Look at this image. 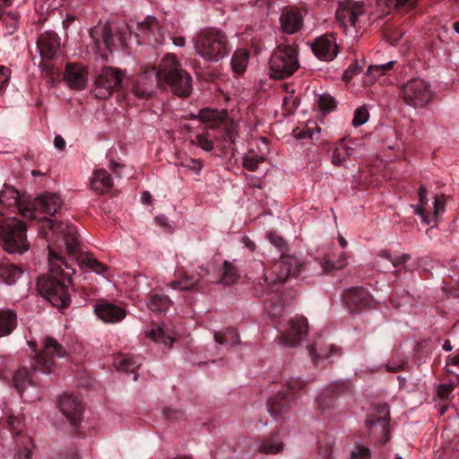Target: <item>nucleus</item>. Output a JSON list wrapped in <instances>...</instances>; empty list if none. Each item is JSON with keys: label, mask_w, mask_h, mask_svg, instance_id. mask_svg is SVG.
<instances>
[{"label": "nucleus", "mask_w": 459, "mask_h": 459, "mask_svg": "<svg viewBox=\"0 0 459 459\" xmlns=\"http://www.w3.org/2000/svg\"><path fill=\"white\" fill-rule=\"evenodd\" d=\"M90 185L93 191L102 194L111 188L112 178L105 169H96L92 173Z\"/></svg>", "instance_id": "obj_26"}, {"label": "nucleus", "mask_w": 459, "mask_h": 459, "mask_svg": "<svg viewBox=\"0 0 459 459\" xmlns=\"http://www.w3.org/2000/svg\"><path fill=\"white\" fill-rule=\"evenodd\" d=\"M252 449L262 454H277L283 449V444L278 436H272L256 442Z\"/></svg>", "instance_id": "obj_27"}, {"label": "nucleus", "mask_w": 459, "mask_h": 459, "mask_svg": "<svg viewBox=\"0 0 459 459\" xmlns=\"http://www.w3.org/2000/svg\"><path fill=\"white\" fill-rule=\"evenodd\" d=\"M368 292L360 287L352 288L345 292L343 299L348 306L359 307L367 305Z\"/></svg>", "instance_id": "obj_32"}, {"label": "nucleus", "mask_w": 459, "mask_h": 459, "mask_svg": "<svg viewBox=\"0 0 459 459\" xmlns=\"http://www.w3.org/2000/svg\"><path fill=\"white\" fill-rule=\"evenodd\" d=\"M14 459H31V452L28 446L17 451Z\"/></svg>", "instance_id": "obj_56"}, {"label": "nucleus", "mask_w": 459, "mask_h": 459, "mask_svg": "<svg viewBox=\"0 0 459 459\" xmlns=\"http://www.w3.org/2000/svg\"><path fill=\"white\" fill-rule=\"evenodd\" d=\"M63 249H56L53 246H49L48 263L50 274L40 276L37 281L40 295L57 307H66L71 302L68 293L71 277L68 273H65L64 272V269H72V267L60 255Z\"/></svg>", "instance_id": "obj_3"}, {"label": "nucleus", "mask_w": 459, "mask_h": 459, "mask_svg": "<svg viewBox=\"0 0 459 459\" xmlns=\"http://www.w3.org/2000/svg\"><path fill=\"white\" fill-rule=\"evenodd\" d=\"M238 277V271L230 261H224L222 265V275L219 280H207V283L232 284Z\"/></svg>", "instance_id": "obj_34"}, {"label": "nucleus", "mask_w": 459, "mask_h": 459, "mask_svg": "<svg viewBox=\"0 0 459 459\" xmlns=\"http://www.w3.org/2000/svg\"><path fill=\"white\" fill-rule=\"evenodd\" d=\"M248 64V54L244 49H238L234 52L231 58L232 69L237 74L243 73Z\"/></svg>", "instance_id": "obj_39"}, {"label": "nucleus", "mask_w": 459, "mask_h": 459, "mask_svg": "<svg viewBox=\"0 0 459 459\" xmlns=\"http://www.w3.org/2000/svg\"><path fill=\"white\" fill-rule=\"evenodd\" d=\"M455 384L454 382L453 383H449V384H440L437 386V395L441 400H447V399H449L452 392L455 389Z\"/></svg>", "instance_id": "obj_47"}, {"label": "nucleus", "mask_w": 459, "mask_h": 459, "mask_svg": "<svg viewBox=\"0 0 459 459\" xmlns=\"http://www.w3.org/2000/svg\"><path fill=\"white\" fill-rule=\"evenodd\" d=\"M63 79L71 89L81 91L88 82V72L84 66L77 64H67Z\"/></svg>", "instance_id": "obj_18"}, {"label": "nucleus", "mask_w": 459, "mask_h": 459, "mask_svg": "<svg viewBox=\"0 0 459 459\" xmlns=\"http://www.w3.org/2000/svg\"><path fill=\"white\" fill-rule=\"evenodd\" d=\"M433 96L430 84L420 78H413L403 87L404 102L414 108H425L431 102Z\"/></svg>", "instance_id": "obj_9"}, {"label": "nucleus", "mask_w": 459, "mask_h": 459, "mask_svg": "<svg viewBox=\"0 0 459 459\" xmlns=\"http://www.w3.org/2000/svg\"><path fill=\"white\" fill-rule=\"evenodd\" d=\"M17 323L16 314L11 310H0V336L10 334Z\"/></svg>", "instance_id": "obj_31"}, {"label": "nucleus", "mask_w": 459, "mask_h": 459, "mask_svg": "<svg viewBox=\"0 0 459 459\" xmlns=\"http://www.w3.org/2000/svg\"><path fill=\"white\" fill-rule=\"evenodd\" d=\"M156 85L169 87L173 93L186 97L192 91V77L182 68L175 55L167 54L155 74Z\"/></svg>", "instance_id": "obj_6"}, {"label": "nucleus", "mask_w": 459, "mask_h": 459, "mask_svg": "<svg viewBox=\"0 0 459 459\" xmlns=\"http://www.w3.org/2000/svg\"><path fill=\"white\" fill-rule=\"evenodd\" d=\"M454 30L456 33L459 34V22L454 23Z\"/></svg>", "instance_id": "obj_64"}, {"label": "nucleus", "mask_w": 459, "mask_h": 459, "mask_svg": "<svg viewBox=\"0 0 459 459\" xmlns=\"http://www.w3.org/2000/svg\"><path fill=\"white\" fill-rule=\"evenodd\" d=\"M54 145L56 149L63 150L65 147V142L60 135H56L54 139Z\"/></svg>", "instance_id": "obj_57"}, {"label": "nucleus", "mask_w": 459, "mask_h": 459, "mask_svg": "<svg viewBox=\"0 0 459 459\" xmlns=\"http://www.w3.org/2000/svg\"><path fill=\"white\" fill-rule=\"evenodd\" d=\"M443 349L446 351H450L452 350L451 343L448 340H446L443 344Z\"/></svg>", "instance_id": "obj_60"}, {"label": "nucleus", "mask_w": 459, "mask_h": 459, "mask_svg": "<svg viewBox=\"0 0 459 459\" xmlns=\"http://www.w3.org/2000/svg\"><path fill=\"white\" fill-rule=\"evenodd\" d=\"M173 45L178 48H182L186 45V39L184 37L172 38Z\"/></svg>", "instance_id": "obj_58"}, {"label": "nucleus", "mask_w": 459, "mask_h": 459, "mask_svg": "<svg viewBox=\"0 0 459 459\" xmlns=\"http://www.w3.org/2000/svg\"><path fill=\"white\" fill-rule=\"evenodd\" d=\"M137 29L149 44H161L164 40L159 22L153 16L148 15L143 22H137Z\"/></svg>", "instance_id": "obj_20"}, {"label": "nucleus", "mask_w": 459, "mask_h": 459, "mask_svg": "<svg viewBox=\"0 0 459 459\" xmlns=\"http://www.w3.org/2000/svg\"><path fill=\"white\" fill-rule=\"evenodd\" d=\"M65 252L67 255H69L71 257H73L76 261V263L78 264V265L81 268L85 267V268L91 269L92 272H94L95 273H97L99 275H102L108 270V267L105 264L97 261L96 259H94L91 256H88V255H81V247L80 246H79V251L77 254L72 255V254H69L66 250H65Z\"/></svg>", "instance_id": "obj_25"}, {"label": "nucleus", "mask_w": 459, "mask_h": 459, "mask_svg": "<svg viewBox=\"0 0 459 459\" xmlns=\"http://www.w3.org/2000/svg\"><path fill=\"white\" fill-rule=\"evenodd\" d=\"M419 199V204L412 206V208L414 212L421 217V220L425 224L436 221L437 216L445 211V202L442 196L435 195L432 204H429L426 189L423 186L420 187Z\"/></svg>", "instance_id": "obj_11"}, {"label": "nucleus", "mask_w": 459, "mask_h": 459, "mask_svg": "<svg viewBox=\"0 0 459 459\" xmlns=\"http://www.w3.org/2000/svg\"><path fill=\"white\" fill-rule=\"evenodd\" d=\"M287 387L289 392H294L296 390H300L305 385V383L299 377H292L287 381Z\"/></svg>", "instance_id": "obj_53"}, {"label": "nucleus", "mask_w": 459, "mask_h": 459, "mask_svg": "<svg viewBox=\"0 0 459 459\" xmlns=\"http://www.w3.org/2000/svg\"><path fill=\"white\" fill-rule=\"evenodd\" d=\"M178 170L181 169L192 171L195 175H199L204 165L201 160L194 159L188 156L179 157L176 162Z\"/></svg>", "instance_id": "obj_36"}, {"label": "nucleus", "mask_w": 459, "mask_h": 459, "mask_svg": "<svg viewBox=\"0 0 459 459\" xmlns=\"http://www.w3.org/2000/svg\"><path fill=\"white\" fill-rule=\"evenodd\" d=\"M214 339H215V341H216L217 342H219V343H221V344H222V343H224V342H225V340L221 339V336H220V334H219L218 333H214Z\"/></svg>", "instance_id": "obj_62"}, {"label": "nucleus", "mask_w": 459, "mask_h": 459, "mask_svg": "<svg viewBox=\"0 0 459 459\" xmlns=\"http://www.w3.org/2000/svg\"><path fill=\"white\" fill-rule=\"evenodd\" d=\"M299 67L297 48L290 45L279 46L269 61V74L274 79L292 75Z\"/></svg>", "instance_id": "obj_7"}, {"label": "nucleus", "mask_w": 459, "mask_h": 459, "mask_svg": "<svg viewBox=\"0 0 459 459\" xmlns=\"http://www.w3.org/2000/svg\"><path fill=\"white\" fill-rule=\"evenodd\" d=\"M13 385L26 402H32L39 398V387L33 383L29 371L19 368L13 375Z\"/></svg>", "instance_id": "obj_14"}, {"label": "nucleus", "mask_w": 459, "mask_h": 459, "mask_svg": "<svg viewBox=\"0 0 459 459\" xmlns=\"http://www.w3.org/2000/svg\"><path fill=\"white\" fill-rule=\"evenodd\" d=\"M27 200L19 192L8 186L0 191V245L10 254L22 255L30 248L26 238V226L11 214L19 212L22 216H33L27 206Z\"/></svg>", "instance_id": "obj_2"}, {"label": "nucleus", "mask_w": 459, "mask_h": 459, "mask_svg": "<svg viewBox=\"0 0 459 459\" xmlns=\"http://www.w3.org/2000/svg\"><path fill=\"white\" fill-rule=\"evenodd\" d=\"M57 406L72 425H77L82 414L81 402L72 394H64L57 402Z\"/></svg>", "instance_id": "obj_17"}, {"label": "nucleus", "mask_w": 459, "mask_h": 459, "mask_svg": "<svg viewBox=\"0 0 459 459\" xmlns=\"http://www.w3.org/2000/svg\"><path fill=\"white\" fill-rule=\"evenodd\" d=\"M90 35L93 40H96V37L100 35L102 39L103 44L109 52L126 45L125 40L121 38L114 37L111 33L110 28L107 26L91 29Z\"/></svg>", "instance_id": "obj_22"}, {"label": "nucleus", "mask_w": 459, "mask_h": 459, "mask_svg": "<svg viewBox=\"0 0 459 459\" xmlns=\"http://www.w3.org/2000/svg\"><path fill=\"white\" fill-rule=\"evenodd\" d=\"M369 449L361 444H357L351 452V459H369Z\"/></svg>", "instance_id": "obj_46"}, {"label": "nucleus", "mask_w": 459, "mask_h": 459, "mask_svg": "<svg viewBox=\"0 0 459 459\" xmlns=\"http://www.w3.org/2000/svg\"><path fill=\"white\" fill-rule=\"evenodd\" d=\"M36 47L42 60H50L56 56L59 49L58 37L53 31L42 33Z\"/></svg>", "instance_id": "obj_19"}, {"label": "nucleus", "mask_w": 459, "mask_h": 459, "mask_svg": "<svg viewBox=\"0 0 459 459\" xmlns=\"http://www.w3.org/2000/svg\"><path fill=\"white\" fill-rule=\"evenodd\" d=\"M171 299L164 294H154L152 295L146 305L148 308L154 313H165L171 306Z\"/></svg>", "instance_id": "obj_33"}, {"label": "nucleus", "mask_w": 459, "mask_h": 459, "mask_svg": "<svg viewBox=\"0 0 459 459\" xmlns=\"http://www.w3.org/2000/svg\"><path fill=\"white\" fill-rule=\"evenodd\" d=\"M144 334L154 342L163 345L164 349H170L174 342V338L169 335L162 325L152 324L146 327Z\"/></svg>", "instance_id": "obj_24"}, {"label": "nucleus", "mask_w": 459, "mask_h": 459, "mask_svg": "<svg viewBox=\"0 0 459 459\" xmlns=\"http://www.w3.org/2000/svg\"><path fill=\"white\" fill-rule=\"evenodd\" d=\"M141 358L119 356L114 361V366L119 371L131 372L134 374V380H137L136 369L141 365Z\"/></svg>", "instance_id": "obj_30"}, {"label": "nucleus", "mask_w": 459, "mask_h": 459, "mask_svg": "<svg viewBox=\"0 0 459 459\" xmlns=\"http://www.w3.org/2000/svg\"><path fill=\"white\" fill-rule=\"evenodd\" d=\"M365 14L364 5L353 0H343L336 11V19L346 31H357L359 18Z\"/></svg>", "instance_id": "obj_10"}, {"label": "nucleus", "mask_w": 459, "mask_h": 459, "mask_svg": "<svg viewBox=\"0 0 459 459\" xmlns=\"http://www.w3.org/2000/svg\"><path fill=\"white\" fill-rule=\"evenodd\" d=\"M311 49L318 59L332 61L338 54L336 39L333 34L321 36L311 44Z\"/></svg>", "instance_id": "obj_16"}, {"label": "nucleus", "mask_w": 459, "mask_h": 459, "mask_svg": "<svg viewBox=\"0 0 459 459\" xmlns=\"http://www.w3.org/2000/svg\"><path fill=\"white\" fill-rule=\"evenodd\" d=\"M225 114L218 110L208 108L201 109L197 115L200 120L205 122L210 127H215L224 119Z\"/></svg>", "instance_id": "obj_37"}, {"label": "nucleus", "mask_w": 459, "mask_h": 459, "mask_svg": "<svg viewBox=\"0 0 459 459\" xmlns=\"http://www.w3.org/2000/svg\"><path fill=\"white\" fill-rule=\"evenodd\" d=\"M94 313L99 319L108 324H115L125 318V308L106 300H98L94 305Z\"/></svg>", "instance_id": "obj_15"}, {"label": "nucleus", "mask_w": 459, "mask_h": 459, "mask_svg": "<svg viewBox=\"0 0 459 459\" xmlns=\"http://www.w3.org/2000/svg\"><path fill=\"white\" fill-rule=\"evenodd\" d=\"M195 143L205 152H211L213 149V142L208 134L196 135Z\"/></svg>", "instance_id": "obj_48"}, {"label": "nucleus", "mask_w": 459, "mask_h": 459, "mask_svg": "<svg viewBox=\"0 0 459 459\" xmlns=\"http://www.w3.org/2000/svg\"><path fill=\"white\" fill-rule=\"evenodd\" d=\"M280 22L285 33L294 34L301 28L303 20L298 12L292 9H284L281 14Z\"/></svg>", "instance_id": "obj_23"}, {"label": "nucleus", "mask_w": 459, "mask_h": 459, "mask_svg": "<svg viewBox=\"0 0 459 459\" xmlns=\"http://www.w3.org/2000/svg\"><path fill=\"white\" fill-rule=\"evenodd\" d=\"M195 54L205 62L218 63L230 53L228 36L215 27H206L192 38Z\"/></svg>", "instance_id": "obj_4"}, {"label": "nucleus", "mask_w": 459, "mask_h": 459, "mask_svg": "<svg viewBox=\"0 0 459 459\" xmlns=\"http://www.w3.org/2000/svg\"><path fill=\"white\" fill-rule=\"evenodd\" d=\"M266 238L272 245H273L280 250H283V248L285 247L284 239L281 237L278 236L275 232H268Z\"/></svg>", "instance_id": "obj_51"}, {"label": "nucleus", "mask_w": 459, "mask_h": 459, "mask_svg": "<svg viewBox=\"0 0 459 459\" xmlns=\"http://www.w3.org/2000/svg\"><path fill=\"white\" fill-rule=\"evenodd\" d=\"M369 118V114L367 108L364 107L359 108L354 112V117L352 119V125L355 127L360 126L368 122Z\"/></svg>", "instance_id": "obj_45"}, {"label": "nucleus", "mask_w": 459, "mask_h": 459, "mask_svg": "<svg viewBox=\"0 0 459 459\" xmlns=\"http://www.w3.org/2000/svg\"><path fill=\"white\" fill-rule=\"evenodd\" d=\"M65 355V351L63 347L55 339L47 337L44 340L43 350L36 356V363L43 372L52 373L54 357L63 358Z\"/></svg>", "instance_id": "obj_13"}, {"label": "nucleus", "mask_w": 459, "mask_h": 459, "mask_svg": "<svg viewBox=\"0 0 459 459\" xmlns=\"http://www.w3.org/2000/svg\"><path fill=\"white\" fill-rule=\"evenodd\" d=\"M379 4H383L387 7L411 6L416 0H377Z\"/></svg>", "instance_id": "obj_49"}, {"label": "nucleus", "mask_w": 459, "mask_h": 459, "mask_svg": "<svg viewBox=\"0 0 459 459\" xmlns=\"http://www.w3.org/2000/svg\"><path fill=\"white\" fill-rule=\"evenodd\" d=\"M281 333V343L286 347H294L307 332V320L301 316H297L288 321L286 327H279Z\"/></svg>", "instance_id": "obj_12"}, {"label": "nucleus", "mask_w": 459, "mask_h": 459, "mask_svg": "<svg viewBox=\"0 0 459 459\" xmlns=\"http://www.w3.org/2000/svg\"><path fill=\"white\" fill-rule=\"evenodd\" d=\"M391 255H389L387 253L383 252L378 255V256L376 258L374 262L375 268L383 273L388 272L391 268Z\"/></svg>", "instance_id": "obj_41"}, {"label": "nucleus", "mask_w": 459, "mask_h": 459, "mask_svg": "<svg viewBox=\"0 0 459 459\" xmlns=\"http://www.w3.org/2000/svg\"><path fill=\"white\" fill-rule=\"evenodd\" d=\"M125 76V73L117 67H102L94 75L91 94L96 99H108L122 86Z\"/></svg>", "instance_id": "obj_8"}, {"label": "nucleus", "mask_w": 459, "mask_h": 459, "mask_svg": "<svg viewBox=\"0 0 459 459\" xmlns=\"http://www.w3.org/2000/svg\"><path fill=\"white\" fill-rule=\"evenodd\" d=\"M403 32H401V33L399 34V36H397V37H395V36L392 37V39H391V44H392V45H396V44L398 43L399 39L403 36Z\"/></svg>", "instance_id": "obj_61"}, {"label": "nucleus", "mask_w": 459, "mask_h": 459, "mask_svg": "<svg viewBox=\"0 0 459 459\" xmlns=\"http://www.w3.org/2000/svg\"><path fill=\"white\" fill-rule=\"evenodd\" d=\"M3 414L4 416H6V421H7L8 427L13 433L21 431V429H20L21 421L18 419L14 418L13 415H11L7 409H3Z\"/></svg>", "instance_id": "obj_50"}, {"label": "nucleus", "mask_w": 459, "mask_h": 459, "mask_svg": "<svg viewBox=\"0 0 459 459\" xmlns=\"http://www.w3.org/2000/svg\"><path fill=\"white\" fill-rule=\"evenodd\" d=\"M264 160V159L263 156L255 153L254 151H251L243 157V166L250 171H255L257 169L259 164Z\"/></svg>", "instance_id": "obj_40"}, {"label": "nucleus", "mask_w": 459, "mask_h": 459, "mask_svg": "<svg viewBox=\"0 0 459 459\" xmlns=\"http://www.w3.org/2000/svg\"><path fill=\"white\" fill-rule=\"evenodd\" d=\"M119 167V164L116 163L115 161H111L109 164V169L113 171L117 169V168Z\"/></svg>", "instance_id": "obj_63"}, {"label": "nucleus", "mask_w": 459, "mask_h": 459, "mask_svg": "<svg viewBox=\"0 0 459 459\" xmlns=\"http://www.w3.org/2000/svg\"><path fill=\"white\" fill-rule=\"evenodd\" d=\"M359 69H360V66L357 63L351 65L345 70V72L343 74V78L345 80H350L355 74H357L359 72Z\"/></svg>", "instance_id": "obj_55"}, {"label": "nucleus", "mask_w": 459, "mask_h": 459, "mask_svg": "<svg viewBox=\"0 0 459 459\" xmlns=\"http://www.w3.org/2000/svg\"><path fill=\"white\" fill-rule=\"evenodd\" d=\"M410 258L409 255L403 254L397 256H391V265L392 268H396L402 264H403Z\"/></svg>", "instance_id": "obj_54"}, {"label": "nucleus", "mask_w": 459, "mask_h": 459, "mask_svg": "<svg viewBox=\"0 0 459 459\" xmlns=\"http://www.w3.org/2000/svg\"><path fill=\"white\" fill-rule=\"evenodd\" d=\"M344 262L333 264L327 257L314 258L309 262L300 263L294 257H281V261L274 264L273 273H276L275 276H268L264 274V281L265 284L271 286V283L277 281L282 282L288 277H298L303 271L312 269L318 273H330L335 269H341L344 266Z\"/></svg>", "instance_id": "obj_5"}, {"label": "nucleus", "mask_w": 459, "mask_h": 459, "mask_svg": "<svg viewBox=\"0 0 459 459\" xmlns=\"http://www.w3.org/2000/svg\"><path fill=\"white\" fill-rule=\"evenodd\" d=\"M62 205L60 195L53 193H45L33 201H28L27 206L31 210L33 216H26L30 220L40 223L44 237L48 238V245L56 249H65L69 254L74 255L79 251L78 232L75 227L69 222L55 221L41 213L52 215Z\"/></svg>", "instance_id": "obj_1"}, {"label": "nucleus", "mask_w": 459, "mask_h": 459, "mask_svg": "<svg viewBox=\"0 0 459 459\" xmlns=\"http://www.w3.org/2000/svg\"><path fill=\"white\" fill-rule=\"evenodd\" d=\"M394 63V61H388L385 64L369 65L368 74L373 75L374 77L383 75L393 67Z\"/></svg>", "instance_id": "obj_42"}, {"label": "nucleus", "mask_w": 459, "mask_h": 459, "mask_svg": "<svg viewBox=\"0 0 459 459\" xmlns=\"http://www.w3.org/2000/svg\"><path fill=\"white\" fill-rule=\"evenodd\" d=\"M289 409V398L285 394H279L268 402L267 411L274 420H278L279 416L288 412Z\"/></svg>", "instance_id": "obj_28"}, {"label": "nucleus", "mask_w": 459, "mask_h": 459, "mask_svg": "<svg viewBox=\"0 0 459 459\" xmlns=\"http://www.w3.org/2000/svg\"><path fill=\"white\" fill-rule=\"evenodd\" d=\"M351 155L350 148H337L333 152L332 162L335 166H341L346 160V156Z\"/></svg>", "instance_id": "obj_44"}, {"label": "nucleus", "mask_w": 459, "mask_h": 459, "mask_svg": "<svg viewBox=\"0 0 459 459\" xmlns=\"http://www.w3.org/2000/svg\"><path fill=\"white\" fill-rule=\"evenodd\" d=\"M152 200V195L149 192L145 191L141 195V201L144 204H150Z\"/></svg>", "instance_id": "obj_59"}, {"label": "nucleus", "mask_w": 459, "mask_h": 459, "mask_svg": "<svg viewBox=\"0 0 459 459\" xmlns=\"http://www.w3.org/2000/svg\"><path fill=\"white\" fill-rule=\"evenodd\" d=\"M318 106L323 112L328 113L335 108L336 103L331 95L325 93L319 97Z\"/></svg>", "instance_id": "obj_43"}, {"label": "nucleus", "mask_w": 459, "mask_h": 459, "mask_svg": "<svg viewBox=\"0 0 459 459\" xmlns=\"http://www.w3.org/2000/svg\"><path fill=\"white\" fill-rule=\"evenodd\" d=\"M23 271L15 264L9 263L0 264V280L8 284H14L22 275Z\"/></svg>", "instance_id": "obj_29"}, {"label": "nucleus", "mask_w": 459, "mask_h": 459, "mask_svg": "<svg viewBox=\"0 0 459 459\" xmlns=\"http://www.w3.org/2000/svg\"><path fill=\"white\" fill-rule=\"evenodd\" d=\"M156 72L157 70L154 68L144 72L135 82L132 90V93L140 100L151 98L154 92Z\"/></svg>", "instance_id": "obj_21"}, {"label": "nucleus", "mask_w": 459, "mask_h": 459, "mask_svg": "<svg viewBox=\"0 0 459 459\" xmlns=\"http://www.w3.org/2000/svg\"><path fill=\"white\" fill-rule=\"evenodd\" d=\"M11 70L4 65H0V91L4 90L10 80Z\"/></svg>", "instance_id": "obj_52"}, {"label": "nucleus", "mask_w": 459, "mask_h": 459, "mask_svg": "<svg viewBox=\"0 0 459 459\" xmlns=\"http://www.w3.org/2000/svg\"><path fill=\"white\" fill-rule=\"evenodd\" d=\"M202 277L203 275L200 273L191 276L185 274L180 280L172 281L169 286L173 290H187L196 286L200 282Z\"/></svg>", "instance_id": "obj_38"}, {"label": "nucleus", "mask_w": 459, "mask_h": 459, "mask_svg": "<svg viewBox=\"0 0 459 459\" xmlns=\"http://www.w3.org/2000/svg\"><path fill=\"white\" fill-rule=\"evenodd\" d=\"M340 354V349L333 344L320 349L318 352L316 348L310 351V355L315 365H318L322 359H333L335 356Z\"/></svg>", "instance_id": "obj_35"}]
</instances>
